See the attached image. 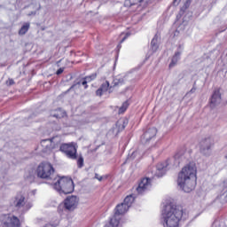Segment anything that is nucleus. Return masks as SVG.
<instances>
[{"label":"nucleus","mask_w":227,"mask_h":227,"mask_svg":"<svg viewBox=\"0 0 227 227\" xmlns=\"http://www.w3.org/2000/svg\"><path fill=\"white\" fill-rule=\"evenodd\" d=\"M196 164H187L178 174L177 185L184 192H191L196 188Z\"/></svg>","instance_id":"obj_1"},{"label":"nucleus","mask_w":227,"mask_h":227,"mask_svg":"<svg viewBox=\"0 0 227 227\" xmlns=\"http://www.w3.org/2000/svg\"><path fill=\"white\" fill-rule=\"evenodd\" d=\"M161 215L164 227H178V223L184 215V209L173 203H168L164 206Z\"/></svg>","instance_id":"obj_2"},{"label":"nucleus","mask_w":227,"mask_h":227,"mask_svg":"<svg viewBox=\"0 0 227 227\" xmlns=\"http://www.w3.org/2000/svg\"><path fill=\"white\" fill-rule=\"evenodd\" d=\"M54 183H51L52 188L59 194H72L74 189V180L70 177L62 176L53 178Z\"/></svg>","instance_id":"obj_3"},{"label":"nucleus","mask_w":227,"mask_h":227,"mask_svg":"<svg viewBox=\"0 0 227 227\" xmlns=\"http://www.w3.org/2000/svg\"><path fill=\"white\" fill-rule=\"evenodd\" d=\"M11 206L13 207L20 215H24L28 210H31L33 203L27 201L24 193L20 192L11 200Z\"/></svg>","instance_id":"obj_4"},{"label":"nucleus","mask_w":227,"mask_h":227,"mask_svg":"<svg viewBox=\"0 0 227 227\" xmlns=\"http://www.w3.org/2000/svg\"><path fill=\"white\" fill-rule=\"evenodd\" d=\"M55 171L56 170L51 162H42L36 169L37 176L44 180L54 179Z\"/></svg>","instance_id":"obj_5"},{"label":"nucleus","mask_w":227,"mask_h":227,"mask_svg":"<svg viewBox=\"0 0 227 227\" xmlns=\"http://www.w3.org/2000/svg\"><path fill=\"white\" fill-rule=\"evenodd\" d=\"M127 212H129V207L123 204V202L117 205L114 216L110 219L109 223L106 224L105 227H118L120 224V216L123 215V214H127Z\"/></svg>","instance_id":"obj_6"},{"label":"nucleus","mask_w":227,"mask_h":227,"mask_svg":"<svg viewBox=\"0 0 227 227\" xmlns=\"http://www.w3.org/2000/svg\"><path fill=\"white\" fill-rule=\"evenodd\" d=\"M77 144L71 142L60 145L59 151L71 160H77Z\"/></svg>","instance_id":"obj_7"},{"label":"nucleus","mask_w":227,"mask_h":227,"mask_svg":"<svg viewBox=\"0 0 227 227\" xmlns=\"http://www.w3.org/2000/svg\"><path fill=\"white\" fill-rule=\"evenodd\" d=\"M77 205H79V199L77 196H68L64 200L63 206L59 207V210H61V207H64L65 210H68V212H73L77 208Z\"/></svg>","instance_id":"obj_8"},{"label":"nucleus","mask_w":227,"mask_h":227,"mask_svg":"<svg viewBox=\"0 0 227 227\" xmlns=\"http://www.w3.org/2000/svg\"><path fill=\"white\" fill-rule=\"evenodd\" d=\"M2 223L5 227H20V219L13 215H4Z\"/></svg>","instance_id":"obj_9"},{"label":"nucleus","mask_w":227,"mask_h":227,"mask_svg":"<svg viewBox=\"0 0 227 227\" xmlns=\"http://www.w3.org/2000/svg\"><path fill=\"white\" fill-rule=\"evenodd\" d=\"M155 136H157V129L150 128L143 134L140 141L142 145H148L152 139H155Z\"/></svg>","instance_id":"obj_10"},{"label":"nucleus","mask_w":227,"mask_h":227,"mask_svg":"<svg viewBox=\"0 0 227 227\" xmlns=\"http://www.w3.org/2000/svg\"><path fill=\"white\" fill-rule=\"evenodd\" d=\"M153 0H126L124 2V6H137V8H146L148 4H152Z\"/></svg>","instance_id":"obj_11"},{"label":"nucleus","mask_w":227,"mask_h":227,"mask_svg":"<svg viewBox=\"0 0 227 227\" xmlns=\"http://www.w3.org/2000/svg\"><path fill=\"white\" fill-rule=\"evenodd\" d=\"M214 145V139L212 137H207L200 142V152L203 155H210V149Z\"/></svg>","instance_id":"obj_12"},{"label":"nucleus","mask_w":227,"mask_h":227,"mask_svg":"<svg viewBox=\"0 0 227 227\" xmlns=\"http://www.w3.org/2000/svg\"><path fill=\"white\" fill-rule=\"evenodd\" d=\"M168 166H169V160L162 163H158L156 166V172L154 174L155 176H157L158 178H161V176H164V175H166V172L168 171Z\"/></svg>","instance_id":"obj_13"},{"label":"nucleus","mask_w":227,"mask_h":227,"mask_svg":"<svg viewBox=\"0 0 227 227\" xmlns=\"http://www.w3.org/2000/svg\"><path fill=\"white\" fill-rule=\"evenodd\" d=\"M150 178L145 177L143 178L140 183L138 184V186L137 187V192L139 194H143V192H146L150 187H152V184L150 183Z\"/></svg>","instance_id":"obj_14"},{"label":"nucleus","mask_w":227,"mask_h":227,"mask_svg":"<svg viewBox=\"0 0 227 227\" xmlns=\"http://www.w3.org/2000/svg\"><path fill=\"white\" fill-rule=\"evenodd\" d=\"M219 104H221V92L219 90H215L210 98V107L214 109Z\"/></svg>","instance_id":"obj_15"},{"label":"nucleus","mask_w":227,"mask_h":227,"mask_svg":"<svg viewBox=\"0 0 227 227\" xmlns=\"http://www.w3.org/2000/svg\"><path fill=\"white\" fill-rule=\"evenodd\" d=\"M50 116L51 118H56L57 120H60V118H65V116H67V113L61 110V108H59L56 110H52L50 114Z\"/></svg>","instance_id":"obj_16"},{"label":"nucleus","mask_w":227,"mask_h":227,"mask_svg":"<svg viewBox=\"0 0 227 227\" xmlns=\"http://www.w3.org/2000/svg\"><path fill=\"white\" fill-rule=\"evenodd\" d=\"M109 88H113V87L112 86L110 87L109 82L106 81V82H104L100 86V88L96 90V95L98 97H102V95H104V93H106V91H107V90H109Z\"/></svg>","instance_id":"obj_17"},{"label":"nucleus","mask_w":227,"mask_h":227,"mask_svg":"<svg viewBox=\"0 0 227 227\" xmlns=\"http://www.w3.org/2000/svg\"><path fill=\"white\" fill-rule=\"evenodd\" d=\"M159 49V35H155L153 40L151 41V54L157 52Z\"/></svg>","instance_id":"obj_18"},{"label":"nucleus","mask_w":227,"mask_h":227,"mask_svg":"<svg viewBox=\"0 0 227 227\" xmlns=\"http://www.w3.org/2000/svg\"><path fill=\"white\" fill-rule=\"evenodd\" d=\"M49 145H52V140L51 139H44L41 141V146L43 148V152L47 153L49 150H52V147L49 146Z\"/></svg>","instance_id":"obj_19"},{"label":"nucleus","mask_w":227,"mask_h":227,"mask_svg":"<svg viewBox=\"0 0 227 227\" xmlns=\"http://www.w3.org/2000/svg\"><path fill=\"white\" fill-rule=\"evenodd\" d=\"M180 56H182V51H176L174 56L172 57L171 62L169 64V68H173V67H176L178 61H180Z\"/></svg>","instance_id":"obj_20"},{"label":"nucleus","mask_w":227,"mask_h":227,"mask_svg":"<svg viewBox=\"0 0 227 227\" xmlns=\"http://www.w3.org/2000/svg\"><path fill=\"white\" fill-rule=\"evenodd\" d=\"M174 159L177 164H180V162H184V160H185V150L177 152L174 156Z\"/></svg>","instance_id":"obj_21"},{"label":"nucleus","mask_w":227,"mask_h":227,"mask_svg":"<svg viewBox=\"0 0 227 227\" xmlns=\"http://www.w3.org/2000/svg\"><path fill=\"white\" fill-rule=\"evenodd\" d=\"M29 27H31V23L25 22L19 30L20 36H24L29 31Z\"/></svg>","instance_id":"obj_22"},{"label":"nucleus","mask_w":227,"mask_h":227,"mask_svg":"<svg viewBox=\"0 0 227 227\" xmlns=\"http://www.w3.org/2000/svg\"><path fill=\"white\" fill-rule=\"evenodd\" d=\"M122 203L125 204L128 208H130L132 203H134V197H132V195L127 196Z\"/></svg>","instance_id":"obj_23"},{"label":"nucleus","mask_w":227,"mask_h":227,"mask_svg":"<svg viewBox=\"0 0 227 227\" xmlns=\"http://www.w3.org/2000/svg\"><path fill=\"white\" fill-rule=\"evenodd\" d=\"M122 84H125V78H123V77L114 78L113 81L114 88L115 86H121Z\"/></svg>","instance_id":"obj_24"},{"label":"nucleus","mask_w":227,"mask_h":227,"mask_svg":"<svg viewBox=\"0 0 227 227\" xmlns=\"http://www.w3.org/2000/svg\"><path fill=\"white\" fill-rule=\"evenodd\" d=\"M191 3H192V0H186L184 4L182 6L180 12L181 13H185V11L191 6Z\"/></svg>","instance_id":"obj_25"},{"label":"nucleus","mask_w":227,"mask_h":227,"mask_svg":"<svg viewBox=\"0 0 227 227\" xmlns=\"http://www.w3.org/2000/svg\"><path fill=\"white\" fill-rule=\"evenodd\" d=\"M129 108V101L122 103V106L119 108V114H122Z\"/></svg>","instance_id":"obj_26"},{"label":"nucleus","mask_w":227,"mask_h":227,"mask_svg":"<svg viewBox=\"0 0 227 227\" xmlns=\"http://www.w3.org/2000/svg\"><path fill=\"white\" fill-rule=\"evenodd\" d=\"M84 166V158L82 157V154L77 155V167L82 168Z\"/></svg>","instance_id":"obj_27"},{"label":"nucleus","mask_w":227,"mask_h":227,"mask_svg":"<svg viewBox=\"0 0 227 227\" xmlns=\"http://www.w3.org/2000/svg\"><path fill=\"white\" fill-rule=\"evenodd\" d=\"M136 157H139V151L137 150L128 155V160H134Z\"/></svg>","instance_id":"obj_28"},{"label":"nucleus","mask_w":227,"mask_h":227,"mask_svg":"<svg viewBox=\"0 0 227 227\" xmlns=\"http://www.w3.org/2000/svg\"><path fill=\"white\" fill-rule=\"evenodd\" d=\"M95 79H97V74H92L85 77V80L87 81V82H91V81H95Z\"/></svg>","instance_id":"obj_29"},{"label":"nucleus","mask_w":227,"mask_h":227,"mask_svg":"<svg viewBox=\"0 0 227 227\" xmlns=\"http://www.w3.org/2000/svg\"><path fill=\"white\" fill-rule=\"evenodd\" d=\"M77 84H82V86H84V89L87 90L88 88V81L83 78L80 82H77Z\"/></svg>","instance_id":"obj_30"},{"label":"nucleus","mask_w":227,"mask_h":227,"mask_svg":"<svg viewBox=\"0 0 227 227\" xmlns=\"http://www.w3.org/2000/svg\"><path fill=\"white\" fill-rule=\"evenodd\" d=\"M6 84L7 86H13V84H15V81H13V79H9L6 81Z\"/></svg>","instance_id":"obj_31"},{"label":"nucleus","mask_w":227,"mask_h":227,"mask_svg":"<svg viewBox=\"0 0 227 227\" xmlns=\"http://www.w3.org/2000/svg\"><path fill=\"white\" fill-rule=\"evenodd\" d=\"M221 198L223 201H227V190L221 195Z\"/></svg>","instance_id":"obj_32"},{"label":"nucleus","mask_w":227,"mask_h":227,"mask_svg":"<svg viewBox=\"0 0 227 227\" xmlns=\"http://www.w3.org/2000/svg\"><path fill=\"white\" fill-rule=\"evenodd\" d=\"M180 1H182V0H173L172 5L173 6H178V4H180Z\"/></svg>","instance_id":"obj_33"},{"label":"nucleus","mask_w":227,"mask_h":227,"mask_svg":"<svg viewBox=\"0 0 227 227\" xmlns=\"http://www.w3.org/2000/svg\"><path fill=\"white\" fill-rule=\"evenodd\" d=\"M65 71V68L60 67L59 70H57L56 74L57 75H61V73Z\"/></svg>","instance_id":"obj_34"},{"label":"nucleus","mask_w":227,"mask_h":227,"mask_svg":"<svg viewBox=\"0 0 227 227\" xmlns=\"http://www.w3.org/2000/svg\"><path fill=\"white\" fill-rule=\"evenodd\" d=\"M95 178H97V180H98L99 182H102L103 177L100 176L98 174H95Z\"/></svg>","instance_id":"obj_35"},{"label":"nucleus","mask_w":227,"mask_h":227,"mask_svg":"<svg viewBox=\"0 0 227 227\" xmlns=\"http://www.w3.org/2000/svg\"><path fill=\"white\" fill-rule=\"evenodd\" d=\"M31 15H33V16L36 15V12H35V11H33V12H30L27 14L28 17H31Z\"/></svg>","instance_id":"obj_36"},{"label":"nucleus","mask_w":227,"mask_h":227,"mask_svg":"<svg viewBox=\"0 0 227 227\" xmlns=\"http://www.w3.org/2000/svg\"><path fill=\"white\" fill-rule=\"evenodd\" d=\"M129 36V34L126 35V36L123 37V39L121 41V43L125 42L127 40V37Z\"/></svg>","instance_id":"obj_37"},{"label":"nucleus","mask_w":227,"mask_h":227,"mask_svg":"<svg viewBox=\"0 0 227 227\" xmlns=\"http://www.w3.org/2000/svg\"><path fill=\"white\" fill-rule=\"evenodd\" d=\"M223 187H225V188H226V187H227V178L223 181Z\"/></svg>","instance_id":"obj_38"},{"label":"nucleus","mask_w":227,"mask_h":227,"mask_svg":"<svg viewBox=\"0 0 227 227\" xmlns=\"http://www.w3.org/2000/svg\"><path fill=\"white\" fill-rule=\"evenodd\" d=\"M196 91V88H192V90H190V93H194Z\"/></svg>","instance_id":"obj_39"},{"label":"nucleus","mask_w":227,"mask_h":227,"mask_svg":"<svg viewBox=\"0 0 227 227\" xmlns=\"http://www.w3.org/2000/svg\"><path fill=\"white\" fill-rule=\"evenodd\" d=\"M57 63H61V60H59Z\"/></svg>","instance_id":"obj_40"},{"label":"nucleus","mask_w":227,"mask_h":227,"mask_svg":"<svg viewBox=\"0 0 227 227\" xmlns=\"http://www.w3.org/2000/svg\"><path fill=\"white\" fill-rule=\"evenodd\" d=\"M74 86H75V85H73V86L71 87V90H72V88H74Z\"/></svg>","instance_id":"obj_41"},{"label":"nucleus","mask_w":227,"mask_h":227,"mask_svg":"<svg viewBox=\"0 0 227 227\" xmlns=\"http://www.w3.org/2000/svg\"><path fill=\"white\" fill-rule=\"evenodd\" d=\"M225 159H227V155L225 156Z\"/></svg>","instance_id":"obj_42"}]
</instances>
